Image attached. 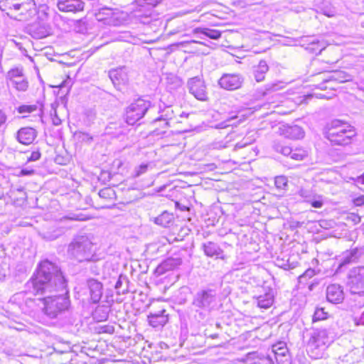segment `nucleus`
Wrapping results in <instances>:
<instances>
[{"instance_id":"obj_1","label":"nucleus","mask_w":364,"mask_h":364,"mask_svg":"<svg viewBox=\"0 0 364 364\" xmlns=\"http://www.w3.org/2000/svg\"><path fill=\"white\" fill-rule=\"evenodd\" d=\"M26 290L34 294L62 291L58 295L43 299L44 314L50 318H56L68 312L70 307L66 280L57 265L46 259L42 261L36 272L26 284Z\"/></svg>"},{"instance_id":"obj_2","label":"nucleus","mask_w":364,"mask_h":364,"mask_svg":"<svg viewBox=\"0 0 364 364\" xmlns=\"http://www.w3.org/2000/svg\"><path fill=\"white\" fill-rule=\"evenodd\" d=\"M325 135L332 144L346 146L351 143L356 132L351 125L336 119L326 127Z\"/></svg>"},{"instance_id":"obj_3","label":"nucleus","mask_w":364,"mask_h":364,"mask_svg":"<svg viewBox=\"0 0 364 364\" xmlns=\"http://www.w3.org/2000/svg\"><path fill=\"white\" fill-rule=\"evenodd\" d=\"M68 253L79 262L90 260L92 256V243L85 235L77 236L69 244Z\"/></svg>"},{"instance_id":"obj_4","label":"nucleus","mask_w":364,"mask_h":364,"mask_svg":"<svg viewBox=\"0 0 364 364\" xmlns=\"http://www.w3.org/2000/svg\"><path fill=\"white\" fill-rule=\"evenodd\" d=\"M218 294L214 289H200L194 295L192 305L196 310L210 312L216 305Z\"/></svg>"},{"instance_id":"obj_5","label":"nucleus","mask_w":364,"mask_h":364,"mask_svg":"<svg viewBox=\"0 0 364 364\" xmlns=\"http://www.w3.org/2000/svg\"><path fill=\"white\" fill-rule=\"evenodd\" d=\"M151 107V102L139 98L130 104L125 110V121L129 125H134L140 120Z\"/></svg>"},{"instance_id":"obj_6","label":"nucleus","mask_w":364,"mask_h":364,"mask_svg":"<svg viewBox=\"0 0 364 364\" xmlns=\"http://www.w3.org/2000/svg\"><path fill=\"white\" fill-rule=\"evenodd\" d=\"M96 19L105 25L117 26L120 25L125 19L124 14L117 9L108 7L100 8L95 13Z\"/></svg>"},{"instance_id":"obj_7","label":"nucleus","mask_w":364,"mask_h":364,"mask_svg":"<svg viewBox=\"0 0 364 364\" xmlns=\"http://www.w3.org/2000/svg\"><path fill=\"white\" fill-rule=\"evenodd\" d=\"M347 286L352 294H364V266L351 269L348 275Z\"/></svg>"},{"instance_id":"obj_8","label":"nucleus","mask_w":364,"mask_h":364,"mask_svg":"<svg viewBox=\"0 0 364 364\" xmlns=\"http://www.w3.org/2000/svg\"><path fill=\"white\" fill-rule=\"evenodd\" d=\"M244 77L239 73H225L218 80L219 86L227 90H235L242 87Z\"/></svg>"},{"instance_id":"obj_9","label":"nucleus","mask_w":364,"mask_h":364,"mask_svg":"<svg viewBox=\"0 0 364 364\" xmlns=\"http://www.w3.org/2000/svg\"><path fill=\"white\" fill-rule=\"evenodd\" d=\"M6 79L9 80L11 85L18 91H26L28 88V82L22 69L13 68L10 70L6 75Z\"/></svg>"},{"instance_id":"obj_10","label":"nucleus","mask_w":364,"mask_h":364,"mask_svg":"<svg viewBox=\"0 0 364 364\" xmlns=\"http://www.w3.org/2000/svg\"><path fill=\"white\" fill-rule=\"evenodd\" d=\"M189 92L197 100L204 101L207 100L206 86L204 81L199 77H194L188 81Z\"/></svg>"},{"instance_id":"obj_11","label":"nucleus","mask_w":364,"mask_h":364,"mask_svg":"<svg viewBox=\"0 0 364 364\" xmlns=\"http://www.w3.org/2000/svg\"><path fill=\"white\" fill-rule=\"evenodd\" d=\"M109 77L115 87L124 85L129 82V70L126 66L111 69Z\"/></svg>"},{"instance_id":"obj_12","label":"nucleus","mask_w":364,"mask_h":364,"mask_svg":"<svg viewBox=\"0 0 364 364\" xmlns=\"http://www.w3.org/2000/svg\"><path fill=\"white\" fill-rule=\"evenodd\" d=\"M87 287L90 294V299L92 303H98L103 294L102 284L95 279H90L87 281Z\"/></svg>"},{"instance_id":"obj_13","label":"nucleus","mask_w":364,"mask_h":364,"mask_svg":"<svg viewBox=\"0 0 364 364\" xmlns=\"http://www.w3.org/2000/svg\"><path fill=\"white\" fill-rule=\"evenodd\" d=\"M326 299L332 304H341L344 299L343 287L340 284H332L326 288Z\"/></svg>"},{"instance_id":"obj_14","label":"nucleus","mask_w":364,"mask_h":364,"mask_svg":"<svg viewBox=\"0 0 364 364\" xmlns=\"http://www.w3.org/2000/svg\"><path fill=\"white\" fill-rule=\"evenodd\" d=\"M85 3L82 0H58V9L63 12H78L84 9Z\"/></svg>"},{"instance_id":"obj_15","label":"nucleus","mask_w":364,"mask_h":364,"mask_svg":"<svg viewBox=\"0 0 364 364\" xmlns=\"http://www.w3.org/2000/svg\"><path fill=\"white\" fill-rule=\"evenodd\" d=\"M253 299L254 304H256L259 308L267 309L270 308L274 303V291L272 289H269L267 291H265L262 294L254 296Z\"/></svg>"},{"instance_id":"obj_16","label":"nucleus","mask_w":364,"mask_h":364,"mask_svg":"<svg viewBox=\"0 0 364 364\" xmlns=\"http://www.w3.org/2000/svg\"><path fill=\"white\" fill-rule=\"evenodd\" d=\"M65 233V230L62 227L50 225L43 228L38 235L45 240L53 241L58 239Z\"/></svg>"},{"instance_id":"obj_17","label":"nucleus","mask_w":364,"mask_h":364,"mask_svg":"<svg viewBox=\"0 0 364 364\" xmlns=\"http://www.w3.org/2000/svg\"><path fill=\"white\" fill-rule=\"evenodd\" d=\"M37 136L35 129L29 127L20 129L16 133L17 141L24 145H29L33 142Z\"/></svg>"},{"instance_id":"obj_18","label":"nucleus","mask_w":364,"mask_h":364,"mask_svg":"<svg viewBox=\"0 0 364 364\" xmlns=\"http://www.w3.org/2000/svg\"><path fill=\"white\" fill-rule=\"evenodd\" d=\"M176 117V113L171 106H165L160 108L159 116L154 119V122H164V127H170L171 122Z\"/></svg>"},{"instance_id":"obj_19","label":"nucleus","mask_w":364,"mask_h":364,"mask_svg":"<svg viewBox=\"0 0 364 364\" xmlns=\"http://www.w3.org/2000/svg\"><path fill=\"white\" fill-rule=\"evenodd\" d=\"M168 314H166V310L163 309L158 313L150 314L148 316V321L154 328H162L168 322Z\"/></svg>"},{"instance_id":"obj_20","label":"nucleus","mask_w":364,"mask_h":364,"mask_svg":"<svg viewBox=\"0 0 364 364\" xmlns=\"http://www.w3.org/2000/svg\"><path fill=\"white\" fill-rule=\"evenodd\" d=\"M282 134L286 138L291 139H299L304 137V132L303 129L298 125L283 126L282 129Z\"/></svg>"},{"instance_id":"obj_21","label":"nucleus","mask_w":364,"mask_h":364,"mask_svg":"<svg viewBox=\"0 0 364 364\" xmlns=\"http://www.w3.org/2000/svg\"><path fill=\"white\" fill-rule=\"evenodd\" d=\"M182 264V259L180 257H168L165 259L156 269L157 272L163 274L165 272L174 269Z\"/></svg>"},{"instance_id":"obj_22","label":"nucleus","mask_w":364,"mask_h":364,"mask_svg":"<svg viewBox=\"0 0 364 364\" xmlns=\"http://www.w3.org/2000/svg\"><path fill=\"white\" fill-rule=\"evenodd\" d=\"M269 70V66L265 60H260L259 63L253 67V75L258 82L264 80L265 75Z\"/></svg>"},{"instance_id":"obj_23","label":"nucleus","mask_w":364,"mask_h":364,"mask_svg":"<svg viewBox=\"0 0 364 364\" xmlns=\"http://www.w3.org/2000/svg\"><path fill=\"white\" fill-rule=\"evenodd\" d=\"M29 4L26 2V1H23L21 3L14 2V0H6L4 1H0V8L1 9L2 6H6L10 11H20L21 14H23V11H28L27 6Z\"/></svg>"},{"instance_id":"obj_24","label":"nucleus","mask_w":364,"mask_h":364,"mask_svg":"<svg viewBox=\"0 0 364 364\" xmlns=\"http://www.w3.org/2000/svg\"><path fill=\"white\" fill-rule=\"evenodd\" d=\"M203 250L208 257H219L222 255L223 250L219 245L213 242H208L203 244Z\"/></svg>"},{"instance_id":"obj_25","label":"nucleus","mask_w":364,"mask_h":364,"mask_svg":"<svg viewBox=\"0 0 364 364\" xmlns=\"http://www.w3.org/2000/svg\"><path fill=\"white\" fill-rule=\"evenodd\" d=\"M326 332L323 331H315L311 335L309 341V346L315 348L320 347L325 345Z\"/></svg>"},{"instance_id":"obj_26","label":"nucleus","mask_w":364,"mask_h":364,"mask_svg":"<svg viewBox=\"0 0 364 364\" xmlns=\"http://www.w3.org/2000/svg\"><path fill=\"white\" fill-rule=\"evenodd\" d=\"M353 77L350 75L343 70H336L333 72L326 81H336L338 82H345L351 81Z\"/></svg>"},{"instance_id":"obj_27","label":"nucleus","mask_w":364,"mask_h":364,"mask_svg":"<svg viewBox=\"0 0 364 364\" xmlns=\"http://www.w3.org/2000/svg\"><path fill=\"white\" fill-rule=\"evenodd\" d=\"M326 48V43L323 41H319L314 38L309 41L306 48L309 51L318 55Z\"/></svg>"},{"instance_id":"obj_28","label":"nucleus","mask_w":364,"mask_h":364,"mask_svg":"<svg viewBox=\"0 0 364 364\" xmlns=\"http://www.w3.org/2000/svg\"><path fill=\"white\" fill-rule=\"evenodd\" d=\"M272 352L274 353L276 360L281 362L282 360L279 358L286 356L288 349L285 346V343L281 342L272 346Z\"/></svg>"},{"instance_id":"obj_29","label":"nucleus","mask_w":364,"mask_h":364,"mask_svg":"<svg viewBox=\"0 0 364 364\" xmlns=\"http://www.w3.org/2000/svg\"><path fill=\"white\" fill-rule=\"evenodd\" d=\"M128 279L126 276L119 275L115 284L114 288L118 294H124L128 291Z\"/></svg>"},{"instance_id":"obj_30","label":"nucleus","mask_w":364,"mask_h":364,"mask_svg":"<svg viewBox=\"0 0 364 364\" xmlns=\"http://www.w3.org/2000/svg\"><path fill=\"white\" fill-rule=\"evenodd\" d=\"M193 33H202L204 36L214 40H217L221 36V33L219 31L209 28H196L193 30Z\"/></svg>"},{"instance_id":"obj_31","label":"nucleus","mask_w":364,"mask_h":364,"mask_svg":"<svg viewBox=\"0 0 364 364\" xmlns=\"http://www.w3.org/2000/svg\"><path fill=\"white\" fill-rule=\"evenodd\" d=\"M30 33L33 38L37 39L43 38L48 34V31L45 26H38L35 25L30 28Z\"/></svg>"},{"instance_id":"obj_32","label":"nucleus","mask_w":364,"mask_h":364,"mask_svg":"<svg viewBox=\"0 0 364 364\" xmlns=\"http://www.w3.org/2000/svg\"><path fill=\"white\" fill-rule=\"evenodd\" d=\"M172 220V215L168 213L166 211L162 213L160 215L155 218L154 222L156 224L166 227L168 225Z\"/></svg>"},{"instance_id":"obj_33","label":"nucleus","mask_w":364,"mask_h":364,"mask_svg":"<svg viewBox=\"0 0 364 364\" xmlns=\"http://www.w3.org/2000/svg\"><path fill=\"white\" fill-rule=\"evenodd\" d=\"M161 0H135L136 3L141 7H148L149 14L146 15V17H149L151 14L150 9L156 6Z\"/></svg>"},{"instance_id":"obj_34","label":"nucleus","mask_w":364,"mask_h":364,"mask_svg":"<svg viewBox=\"0 0 364 364\" xmlns=\"http://www.w3.org/2000/svg\"><path fill=\"white\" fill-rule=\"evenodd\" d=\"M99 197L102 199H113L115 197L114 191L110 187L101 189L98 193Z\"/></svg>"},{"instance_id":"obj_35","label":"nucleus","mask_w":364,"mask_h":364,"mask_svg":"<svg viewBox=\"0 0 364 364\" xmlns=\"http://www.w3.org/2000/svg\"><path fill=\"white\" fill-rule=\"evenodd\" d=\"M274 184L278 189L287 190L288 186V179L284 176H277L274 179Z\"/></svg>"},{"instance_id":"obj_36","label":"nucleus","mask_w":364,"mask_h":364,"mask_svg":"<svg viewBox=\"0 0 364 364\" xmlns=\"http://www.w3.org/2000/svg\"><path fill=\"white\" fill-rule=\"evenodd\" d=\"M255 141V138L252 137V136H246L235 145V149L244 148L247 145L252 144Z\"/></svg>"},{"instance_id":"obj_37","label":"nucleus","mask_w":364,"mask_h":364,"mask_svg":"<svg viewBox=\"0 0 364 364\" xmlns=\"http://www.w3.org/2000/svg\"><path fill=\"white\" fill-rule=\"evenodd\" d=\"M281 84L280 82L267 84L264 87L265 91L263 92V95L281 90L283 87Z\"/></svg>"},{"instance_id":"obj_38","label":"nucleus","mask_w":364,"mask_h":364,"mask_svg":"<svg viewBox=\"0 0 364 364\" xmlns=\"http://www.w3.org/2000/svg\"><path fill=\"white\" fill-rule=\"evenodd\" d=\"M237 116H232L229 117L228 119L218 123L215 125V128L217 129H225L230 126H233L236 124V122L234 121L237 118Z\"/></svg>"},{"instance_id":"obj_39","label":"nucleus","mask_w":364,"mask_h":364,"mask_svg":"<svg viewBox=\"0 0 364 364\" xmlns=\"http://www.w3.org/2000/svg\"><path fill=\"white\" fill-rule=\"evenodd\" d=\"M306 156V151L301 149H292L290 158L296 161H301Z\"/></svg>"},{"instance_id":"obj_40","label":"nucleus","mask_w":364,"mask_h":364,"mask_svg":"<svg viewBox=\"0 0 364 364\" xmlns=\"http://www.w3.org/2000/svg\"><path fill=\"white\" fill-rule=\"evenodd\" d=\"M328 313L325 311L323 308H317L313 316V321L326 319Z\"/></svg>"},{"instance_id":"obj_41","label":"nucleus","mask_w":364,"mask_h":364,"mask_svg":"<svg viewBox=\"0 0 364 364\" xmlns=\"http://www.w3.org/2000/svg\"><path fill=\"white\" fill-rule=\"evenodd\" d=\"M357 250H353L348 253H347L345 257L343 258L342 262L339 264V267L354 261L357 258V257L355 256Z\"/></svg>"},{"instance_id":"obj_42","label":"nucleus","mask_w":364,"mask_h":364,"mask_svg":"<svg viewBox=\"0 0 364 364\" xmlns=\"http://www.w3.org/2000/svg\"><path fill=\"white\" fill-rule=\"evenodd\" d=\"M274 149L276 151L281 153L284 156H290L293 149L288 146L276 144L274 146Z\"/></svg>"},{"instance_id":"obj_43","label":"nucleus","mask_w":364,"mask_h":364,"mask_svg":"<svg viewBox=\"0 0 364 364\" xmlns=\"http://www.w3.org/2000/svg\"><path fill=\"white\" fill-rule=\"evenodd\" d=\"M102 309L103 307L97 308L94 313L95 318H97L99 321L106 320L108 317L107 311H104Z\"/></svg>"},{"instance_id":"obj_44","label":"nucleus","mask_w":364,"mask_h":364,"mask_svg":"<svg viewBox=\"0 0 364 364\" xmlns=\"http://www.w3.org/2000/svg\"><path fill=\"white\" fill-rule=\"evenodd\" d=\"M37 106L36 105H21L18 107V112L20 114H24V113H31L33 111L36 110Z\"/></svg>"},{"instance_id":"obj_45","label":"nucleus","mask_w":364,"mask_h":364,"mask_svg":"<svg viewBox=\"0 0 364 364\" xmlns=\"http://www.w3.org/2000/svg\"><path fill=\"white\" fill-rule=\"evenodd\" d=\"M149 164H143L135 168L134 177H139L141 174L146 173L148 170Z\"/></svg>"},{"instance_id":"obj_46","label":"nucleus","mask_w":364,"mask_h":364,"mask_svg":"<svg viewBox=\"0 0 364 364\" xmlns=\"http://www.w3.org/2000/svg\"><path fill=\"white\" fill-rule=\"evenodd\" d=\"M119 40L127 42L134 43L135 38L130 34L129 31H124L119 37Z\"/></svg>"},{"instance_id":"obj_47","label":"nucleus","mask_w":364,"mask_h":364,"mask_svg":"<svg viewBox=\"0 0 364 364\" xmlns=\"http://www.w3.org/2000/svg\"><path fill=\"white\" fill-rule=\"evenodd\" d=\"M298 194L303 198H304L307 202L310 201L311 199V193L308 190L301 188Z\"/></svg>"},{"instance_id":"obj_48","label":"nucleus","mask_w":364,"mask_h":364,"mask_svg":"<svg viewBox=\"0 0 364 364\" xmlns=\"http://www.w3.org/2000/svg\"><path fill=\"white\" fill-rule=\"evenodd\" d=\"M314 275V270L309 269H307L303 274L299 276V282H302L306 278H311Z\"/></svg>"},{"instance_id":"obj_49","label":"nucleus","mask_w":364,"mask_h":364,"mask_svg":"<svg viewBox=\"0 0 364 364\" xmlns=\"http://www.w3.org/2000/svg\"><path fill=\"white\" fill-rule=\"evenodd\" d=\"M80 138L82 141L90 143L92 141L93 138L88 133L81 132L80 133Z\"/></svg>"},{"instance_id":"obj_50","label":"nucleus","mask_w":364,"mask_h":364,"mask_svg":"<svg viewBox=\"0 0 364 364\" xmlns=\"http://www.w3.org/2000/svg\"><path fill=\"white\" fill-rule=\"evenodd\" d=\"M311 206L315 208H320L323 206V200H321V199H316V200H311L310 199V201H309Z\"/></svg>"},{"instance_id":"obj_51","label":"nucleus","mask_w":364,"mask_h":364,"mask_svg":"<svg viewBox=\"0 0 364 364\" xmlns=\"http://www.w3.org/2000/svg\"><path fill=\"white\" fill-rule=\"evenodd\" d=\"M41 158V153L38 151H33L31 156L28 157V161H35Z\"/></svg>"},{"instance_id":"obj_52","label":"nucleus","mask_w":364,"mask_h":364,"mask_svg":"<svg viewBox=\"0 0 364 364\" xmlns=\"http://www.w3.org/2000/svg\"><path fill=\"white\" fill-rule=\"evenodd\" d=\"M354 204L356 206H360L364 204V196H360L354 199Z\"/></svg>"},{"instance_id":"obj_53","label":"nucleus","mask_w":364,"mask_h":364,"mask_svg":"<svg viewBox=\"0 0 364 364\" xmlns=\"http://www.w3.org/2000/svg\"><path fill=\"white\" fill-rule=\"evenodd\" d=\"M323 13L324 15H326L328 17H332L335 15L336 11L334 9H323Z\"/></svg>"},{"instance_id":"obj_54","label":"nucleus","mask_w":364,"mask_h":364,"mask_svg":"<svg viewBox=\"0 0 364 364\" xmlns=\"http://www.w3.org/2000/svg\"><path fill=\"white\" fill-rule=\"evenodd\" d=\"M33 173H34V171L33 169L23 168L21 171V174L22 176H31Z\"/></svg>"},{"instance_id":"obj_55","label":"nucleus","mask_w":364,"mask_h":364,"mask_svg":"<svg viewBox=\"0 0 364 364\" xmlns=\"http://www.w3.org/2000/svg\"><path fill=\"white\" fill-rule=\"evenodd\" d=\"M358 184L364 185V173L354 179Z\"/></svg>"},{"instance_id":"obj_56","label":"nucleus","mask_w":364,"mask_h":364,"mask_svg":"<svg viewBox=\"0 0 364 364\" xmlns=\"http://www.w3.org/2000/svg\"><path fill=\"white\" fill-rule=\"evenodd\" d=\"M53 123L54 125L58 126L61 124V119L58 117L55 112V116L53 117Z\"/></svg>"},{"instance_id":"obj_57","label":"nucleus","mask_w":364,"mask_h":364,"mask_svg":"<svg viewBox=\"0 0 364 364\" xmlns=\"http://www.w3.org/2000/svg\"><path fill=\"white\" fill-rule=\"evenodd\" d=\"M105 329L103 330V332L107 333H113L114 332V328L112 326H107L104 327Z\"/></svg>"},{"instance_id":"obj_58","label":"nucleus","mask_w":364,"mask_h":364,"mask_svg":"<svg viewBox=\"0 0 364 364\" xmlns=\"http://www.w3.org/2000/svg\"><path fill=\"white\" fill-rule=\"evenodd\" d=\"M228 147L226 143L218 142L215 144L214 148L215 149H223Z\"/></svg>"},{"instance_id":"obj_59","label":"nucleus","mask_w":364,"mask_h":364,"mask_svg":"<svg viewBox=\"0 0 364 364\" xmlns=\"http://www.w3.org/2000/svg\"><path fill=\"white\" fill-rule=\"evenodd\" d=\"M353 217L355 218L353 219V220H354V221H355L356 223H359V222H360V218H359L358 216H357V215H353Z\"/></svg>"},{"instance_id":"obj_60","label":"nucleus","mask_w":364,"mask_h":364,"mask_svg":"<svg viewBox=\"0 0 364 364\" xmlns=\"http://www.w3.org/2000/svg\"><path fill=\"white\" fill-rule=\"evenodd\" d=\"M210 337L211 338H216L218 337V334H217V333L211 334V335H210Z\"/></svg>"},{"instance_id":"obj_61","label":"nucleus","mask_w":364,"mask_h":364,"mask_svg":"<svg viewBox=\"0 0 364 364\" xmlns=\"http://www.w3.org/2000/svg\"><path fill=\"white\" fill-rule=\"evenodd\" d=\"M360 320L362 321V323L364 325V311L361 314Z\"/></svg>"},{"instance_id":"obj_62","label":"nucleus","mask_w":364,"mask_h":364,"mask_svg":"<svg viewBox=\"0 0 364 364\" xmlns=\"http://www.w3.org/2000/svg\"><path fill=\"white\" fill-rule=\"evenodd\" d=\"M188 114H185L184 112H182V114H181V117H188Z\"/></svg>"},{"instance_id":"obj_63","label":"nucleus","mask_w":364,"mask_h":364,"mask_svg":"<svg viewBox=\"0 0 364 364\" xmlns=\"http://www.w3.org/2000/svg\"><path fill=\"white\" fill-rule=\"evenodd\" d=\"M278 265H279V266H281V267H284V269H286V267H285V264H279Z\"/></svg>"},{"instance_id":"obj_64","label":"nucleus","mask_w":364,"mask_h":364,"mask_svg":"<svg viewBox=\"0 0 364 364\" xmlns=\"http://www.w3.org/2000/svg\"><path fill=\"white\" fill-rule=\"evenodd\" d=\"M175 79L177 81V82L178 83V85H180V80L178 78H176V77H175Z\"/></svg>"}]
</instances>
